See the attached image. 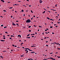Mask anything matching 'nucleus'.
<instances>
[{"instance_id": "1", "label": "nucleus", "mask_w": 60, "mask_h": 60, "mask_svg": "<svg viewBox=\"0 0 60 60\" xmlns=\"http://www.w3.org/2000/svg\"><path fill=\"white\" fill-rule=\"evenodd\" d=\"M30 22H31V21L30 19H28L26 21V23H30Z\"/></svg>"}, {"instance_id": "2", "label": "nucleus", "mask_w": 60, "mask_h": 60, "mask_svg": "<svg viewBox=\"0 0 60 60\" xmlns=\"http://www.w3.org/2000/svg\"><path fill=\"white\" fill-rule=\"evenodd\" d=\"M12 26H16V24L14 23V22H12Z\"/></svg>"}, {"instance_id": "3", "label": "nucleus", "mask_w": 60, "mask_h": 60, "mask_svg": "<svg viewBox=\"0 0 60 60\" xmlns=\"http://www.w3.org/2000/svg\"><path fill=\"white\" fill-rule=\"evenodd\" d=\"M49 58H50V59H52V60H56V59H54L53 58H52V57H50Z\"/></svg>"}, {"instance_id": "4", "label": "nucleus", "mask_w": 60, "mask_h": 60, "mask_svg": "<svg viewBox=\"0 0 60 60\" xmlns=\"http://www.w3.org/2000/svg\"><path fill=\"white\" fill-rule=\"evenodd\" d=\"M39 2L40 4H41L42 1L41 0H39Z\"/></svg>"}, {"instance_id": "5", "label": "nucleus", "mask_w": 60, "mask_h": 60, "mask_svg": "<svg viewBox=\"0 0 60 60\" xmlns=\"http://www.w3.org/2000/svg\"><path fill=\"white\" fill-rule=\"evenodd\" d=\"M18 37H20V38H21V36L20 35H18Z\"/></svg>"}, {"instance_id": "6", "label": "nucleus", "mask_w": 60, "mask_h": 60, "mask_svg": "<svg viewBox=\"0 0 60 60\" xmlns=\"http://www.w3.org/2000/svg\"><path fill=\"white\" fill-rule=\"evenodd\" d=\"M25 51H27V52H26V53H27L28 52V51L27 50H25Z\"/></svg>"}, {"instance_id": "7", "label": "nucleus", "mask_w": 60, "mask_h": 60, "mask_svg": "<svg viewBox=\"0 0 60 60\" xmlns=\"http://www.w3.org/2000/svg\"><path fill=\"white\" fill-rule=\"evenodd\" d=\"M1 1L3 2V3H4V1L3 0H1Z\"/></svg>"}, {"instance_id": "8", "label": "nucleus", "mask_w": 60, "mask_h": 60, "mask_svg": "<svg viewBox=\"0 0 60 60\" xmlns=\"http://www.w3.org/2000/svg\"><path fill=\"white\" fill-rule=\"evenodd\" d=\"M0 41H5L4 40H1Z\"/></svg>"}, {"instance_id": "9", "label": "nucleus", "mask_w": 60, "mask_h": 60, "mask_svg": "<svg viewBox=\"0 0 60 60\" xmlns=\"http://www.w3.org/2000/svg\"><path fill=\"white\" fill-rule=\"evenodd\" d=\"M24 56V55H21V56L22 57H23V56Z\"/></svg>"}, {"instance_id": "10", "label": "nucleus", "mask_w": 60, "mask_h": 60, "mask_svg": "<svg viewBox=\"0 0 60 60\" xmlns=\"http://www.w3.org/2000/svg\"><path fill=\"white\" fill-rule=\"evenodd\" d=\"M35 53V52H31L30 53Z\"/></svg>"}, {"instance_id": "11", "label": "nucleus", "mask_w": 60, "mask_h": 60, "mask_svg": "<svg viewBox=\"0 0 60 60\" xmlns=\"http://www.w3.org/2000/svg\"><path fill=\"white\" fill-rule=\"evenodd\" d=\"M0 57H1L2 58V59H3V56H0Z\"/></svg>"}, {"instance_id": "12", "label": "nucleus", "mask_w": 60, "mask_h": 60, "mask_svg": "<svg viewBox=\"0 0 60 60\" xmlns=\"http://www.w3.org/2000/svg\"><path fill=\"white\" fill-rule=\"evenodd\" d=\"M47 19H50V18H49V17H47Z\"/></svg>"}, {"instance_id": "13", "label": "nucleus", "mask_w": 60, "mask_h": 60, "mask_svg": "<svg viewBox=\"0 0 60 60\" xmlns=\"http://www.w3.org/2000/svg\"><path fill=\"white\" fill-rule=\"evenodd\" d=\"M45 12V11H44L43 12H42V13H44Z\"/></svg>"}, {"instance_id": "14", "label": "nucleus", "mask_w": 60, "mask_h": 60, "mask_svg": "<svg viewBox=\"0 0 60 60\" xmlns=\"http://www.w3.org/2000/svg\"><path fill=\"white\" fill-rule=\"evenodd\" d=\"M26 38H29V39H30V38H30V37H27Z\"/></svg>"}, {"instance_id": "15", "label": "nucleus", "mask_w": 60, "mask_h": 60, "mask_svg": "<svg viewBox=\"0 0 60 60\" xmlns=\"http://www.w3.org/2000/svg\"><path fill=\"white\" fill-rule=\"evenodd\" d=\"M54 43H55V44H56V45H58V44H57V43H56V42Z\"/></svg>"}, {"instance_id": "16", "label": "nucleus", "mask_w": 60, "mask_h": 60, "mask_svg": "<svg viewBox=\"0 0 60 60\" xmlns=\"http://www.w3.org/2000/svg\"><path fill=\"white\" fill-rule=\"evenodd\" d=\"M5 33H6V34H8V32H5Z\"/></svg>"}, {"instance_id": "17", "label": "nucleus", "mask_w": 60, "mask_h": 60, "mask_svg": "<svg viewBox=\"0 0 60 60\" xmlns=\"http://www.w3.org/2000/svg\"><path fill=\"white\" fill-rule=\"evenodd\" d=\"M39 27H41H41H42L41 26H39Z\"/></svg>"}, {"instance_id": "18", "label": "nucleus", "mask_w": 60, "mask_h": 60, "mask_svg": "<svg viewBox=\"0 0 60 60\" xmlns=\"http://www.w3.org/2000/svg\"><path fill=\"white\" fill-rule=\"evenodd\" d=\"M25 49L26 50H27V48H25V49Z\"/></svg>"}, {"instance_id": "19", "label": "nucleus", "mask_w": 60, "mask_h": 60, "mask_svg": "<svg viewBox=\"0 0 60 60\" xmlns=\"http://www.w3.org/2000/svg\"><path fill=\"white\" fill-rule=\"evenodd\" d=\"M34 34H31V35H34Z\"/></svg>"}, {"instance_id": "20", "label": "nucleus", "mask_w": 60, "mask_h": 60, "mask_svg": "<svg viewBox=\"0 0 60 60\" xmlns=\"http://www.w3.org/2000/svg\"><path fill=\"white\" fill-rule=\"evenodd\" d=\"M31 27V26H30L28 27H29V28H30Z\"/></svg>"}, {"instance_id": "21", "label": "nucleus", "mask_w": 60, "mask_h": 60, "mask_svg": "<svg viewBox=\"0 0 60 60\" xmlns=\"http://www.w3.org/2000/svg\"><path fill=\"white\" fill-rule=\"evenodd\" d=\"M34 47V46H31V48H33Z\"/></svg>"}, {"instance_id": "22", "label": "nucleus", "mask_w": 60, "mask_h": 60, "mask_svg": "<svg viewBox=\"0 0 60 60\" xmlns=\"http://www.w3.org/2000/svg\"><path fill=\"white\" fill-rule=\"evenodd\" d=\"M50 28H53V27L52 26H50Z\"/></svg>"}, {"instance_id": "23", "label": "nucleus", "mask_w": 60, "mask_h": 60, "mask_svg": "<svg viewBox=\"0 0 60 60\" xmlns=\"http://www.w3.org/2000/svg\"><path fill=\"white\" fill-rule=\"evenodd\" d=\"M11 37H14V36H12V35H11Z\"/></svg>"}, {"instance_id": "24", "label": "nucleus", "mask_w": 60, "mask_h": 60, "mask_svg": "<svg viewBox=\"0 0 60 60\" xmlns=\"http://www.w3.org/2000/svg\"><path fill=\"white\" fill-rule=\"evenodd\" d=\"M29 32H31V30H29Z\"/></svg>"}, {"instance_id": "25", "label": "nucleus", "mask_w": 60, "mask_h": 60, "mask_svg": "<svg viewBox=\"0 0 60 60\" xmlns=\"http://www.w3.org/2000/svg\"><path fill=\"white\" fill-rule=\"evenodd\" d=\"M30 35V34H29L28 35H27V36H29Z\"/></svg>"}, {"instance_id": "26", "label": "nucleus", "mask_w": 60, "mask_h": 60, "mask_svg": "<svg viewBox=\"0 0 60 60\" xmlns=\"http://www.w3.org/2000/svg\"><path fill=\"white\" fill-rule=\"evenodd\" d=\"M57 57H58V58H60V56H57Z\"/></svg>"}, {"instance_id": "27", "label": "nucleus", "mask_w": 60, "mask_h": 60, "mask_svg": "<svg viewBox=\"0 0 60 60\" xmlns=\"http://www.w3.org/2000/svg\"><path fill=\"white\" fill-rule=\"evenodd\" d=\"M31 59H28L27 60H30Z\"/></svg>"}, {"instance_id": "28", "label": "nucleus", "mask_w": 60, "mask_h": 60, "mask_svg": "<svg viewBox=\"0 0 60 60\" xmlns=\"http://www.w3.org/2000/svg\"><path fill=\"white\" fill-rule=\"evenodd\" d=\"M29 51H32L33 52L32 50H31L30 49V50H29Z\"/></svg>"}, {"instance_id": "29", "label": "nucleus", "mask_w": 60, "mask_h": 60, "mask_svg": "<svg viewBox=\"0 0 60 60\" xmlns=\"http://www.w3.org/2000/svg\"><path fill=\"white\" fill-rule=\"evenodd\" d=\"M12 7H10L9 8V9H12Z\"/></svg>"}, {"instance_id": "30", "label": "nucleus", "mask_w": 60, "mask_h": 60, "mask_svg": "<svg viewBox=\"0 0 60 60\" xmlns=\"http://www.w3.org/2000/svg\"><path fill=\"white\" fill-rule=\"evenodd\" d=\"M31 12L32 13H33V11H32V10H31Z\"/></svg>"}, {"instance_id": "31", "label": "nucleus", "mask_w": 60, "mask_h": 60, "mask_svg": "<svg viewBox=\"0 0 60 60\" xmlns=\"http://www.w3.org/2000/svg\"><path fill=\"white\" fill-rule=\"evenodd\" d=\"M22 12H24V10H22Z\"/></svg>"}, {"instance_id": "32", "label": "nucleus", "mask_w": 60, "mask_h": 60, "mask_svg": "<svg viewBox=\"0 0 60 60\" xmlns=\"http://www.w3.org/2000/svg\"><path fill=\"white\" fill-rule=\"evenodd\" d=\"M3 11H5V12H6V10H4Z\"/></svg>"}, {"instance_id": "33", "label": "nucleus", "mask_w": 60, "mask_h": 60, "mask_svg": "<svg viewBox=\"0 0 60 60\" xmlns=\"http://www.w3.org/2000/svg\"><path fill=\"white\" fill-rule=\"evenodd\" d=\"M50 59V58H47V59H45V60H47V59Z\"/></svg>"}, {"instance_id": "34", "label": "nucleus", "mask_w": 60, "mask_h": 60, "mask_svg": "<svg viewBox=\"0 0 60 60\" xmlns=\"http://www.w3.org/2000/svg\"><path fill=\"white\" fill-rule=\"evenodd\" d=\"M6 27H6V26L4 27V28H6Z\"/></svg>"}, {"instance_id": "35", "label": "nucleus", "mask_w": 60, "mask_h": 60, "mask_svg": "<svg viewBox=\"0 0 60 60\" xmlns=\"http://www.w3.org/2000/svg\"><path fill=\"white\" fill-rule=\"evenodd\" d=\"M57 4H56L55 5V7H57Z\"/></svg>"}, {"instance_id": "36", "label": "nucleus", "mask_w": 60, "mask_h": 60, "mask_svg": "<svg viewBox=\"0 0 60 60\" xmlns=\"http://www.w3.org/2000/svg\"><path fill=\"white\" fill-rule=\"evenodd\" d=\"M4 26V25H1V26Z\"/></svg>"}, {"instance_id": "37", "label": "nucleus", "mask_w": 60, "mask_h": 60, "mask_svg": "<svg viewBox=\"0 0 60 60\" xmlns=\"http://www.w3.org/2000/svg\"><path fill=\"white\" fill-rule=\"evenodd\" d=\"M54 48H56V46H54Z\"/></svg>"}, {"instance_id": "38", "label": "nucleus", "mask_w": 60, "mask_h": 60, "mask_svg": "<svg viewBox=\"0 0 60 60\" xmlns=\"http://www.w3.org/2000/svg\"><path fill=\"white\" fill-rule=\"evenodd\" d=\"M12 46H13V47H14V46H15L14 45H12Z\"/></svg>"}, {"instance_id": "39", "label": "nucleus", "mask_w": 60, "mask_h": 60, "mask_svg": "<svg viewBox=\"0 0 60 60\" xmlns=\"http://www.w3.org/2000/svg\"><path fill=\"white\" fill-rule=\"evenodd\" d=\"M57 49H59L60 50V48L59 49V48H58Z\"/></svg>"}, {"instance_id": "40", "label": "nucleus", "mask_w": 60, "mask_h": 60, "mask_svg": "<svg viewBox=\"0 0 60 60\" xmlns=\"http://www.w3.org/2000/svg\"><path fill=\"white\" fill-rule=\"evenodd\" d=\"M27 49H28V50H29V51L30 50V49H29V48H27Z\"/></svg>"}, {"instance_id": "41", "label": "nucleus", "mask_w": 60, "mask_h": 60, "mask_svg": "<svg viewBox=\"0 0 60 60\" xmlns=\"http://www.w3.org/2000/svg\"><path fill=\"white\" fill-rule=\"evenodd\" d=\"M2 17V18H3V16H0V17Z\"/></svg>"}, {"instance_id": "42", "label": "nucleus", "mask_w": 60, "mask_h": 60, "mask_svg": "<svg viewBox=\"0 0 60 60\" xmlns=\"http://www.w3.org/2000/svg\"><path fill=\"white\" fill-rule=\"evenodd\" d=\"M46 46H47V47H48V45H46Z\"/></svg>"}, {"instance_id": "43", "label": "nucleus", "mask_w": 60, "mask_h": 60, "mask_svg": "<svg viewBox=\"0 0 60 60\" xmlns=\"http://www.w3.org/2000/svg\"><path fill=\"white\" fill-rule=\"evenodd\" d=\"M3 39H5V37Z\"/></svg>"}, {"instance_id": "44", "label": "nucleus", "mask_w": 60, "mask_h": 60, "mask_svg": "<svg viewBox=\"0 0 60 60\" xmlns=\"http://www.w3.org/2000/svg\"><path fill=\"white\" fill-rule=\"evenodd\" d=\"M51 10H52V11H54L55 10H53V9H51Z\"/></svg>"}, {"instance_id": "45", "label": "nucleus", "mask_w": 60, "mask_h": 60, "mask_svg": "<svg viewBox=\"0 0 60 60\" xmlns=\"http://www.w3.org/2000/svg\"><path fill=\"white\" fill-rule=\"evenodd\" d=\"M16 22H19V21H16Z\"/></svg>"}, {"instance_id": "46", "label": "nucleus", "mask_w": 60, "mask_h": 60, "mask_svg": "<svg viewBox=\"0 0 60 60\" xmlns=\"http://www.w3.org/2000/svg\"><path fill=\"white\" fill-rule=\"evenodd\" d=\"M55 27H58V26H56Z\"/></svg>"}, {"instance_id": "47", "label": "nucleus", "mask_w": 60, "mask_h": 60, "mask_svg": "<svg viewBox=\"0 0 60 60\" xmlns=\"http://www.w3.org/2000/svg\"><path fill=\"white\" fill-rule=\"evenodd\" d=\"M11 18H12V16H11Z\"/></svg>"}, {"instance_id": "48", "label": "nucleus", "mask_w": 60, "mask_h": 60, "mask_svg": "<svg viewBox=\"0 0 60 60\" xmlns=\"http://www.w3.org/2000/svg\"><path fill=\"white\" fill-rule=\"evenodd\" d=\"M26 28V27H23V28H24V29H25Z\"/></svg>"}, {"instance_id": "49", "label": "nucleus", "mask_w": 60, "mask_h": 60, "mask_svg": "<svg viewBox=\"0 0 60 60\" xmlns=\"http://www.w3.org/2000/svg\"><path fill=\"white\" fill-rule=\"evenodd\" d=\"M7 36H10V35H7Z\"/></svg>"}, {"instance_id": "50", "label": "nucleus", "mask_w": 60, "mask_h": 60, "mask_svg": "<svg viewBox=\"0 0 60 60\" xmlns=\"http://www.w3.org/2000/svg\"><path fill=\"white\" fill-rule=\"evenodd\" d=\"M54 44V43H52L51 44Z\"/></svg>"}, {"instance_id": "51", "label": "nucleus", "mask_w": 60, "mask_h": 60, "mask_svg": "<svg viewBox=\"0 0 60 60\" xmlns=\"http://www.w3.org/2000/svg\"><path fill=\"white\" fill-rule=\"evenodd\" d=\"M44 10H45L46 11V9H45V8H44Z\"/></svg>"}, {"instance_id": "52", "label": "nucleus", "mask_w": 60, "mask_h": 60, "mask_svg": "<svg viewBox=\"0 0 60 60\" xmlns=\"http://www.w3.org/2000/svg\"><path fill=\"white\" fill-rule=\"evenodd\" d=\"M16 25H19V24H18V23H17L16 24Z\"/></svg>"}, {"instance_id": "53", "label": "nucleus", "mask_w": 60, "mask_h": 60, "mask_svg": "<svg viewBox=\"0 0 60 60\" xmlns=\"http://www.w3.org/2000/svg\"><path fill=\"white\" fill-rule=\"evenodd\" d=\"M3 52H6V51H3Z\"/></svg>"}, {"instance_id": "54", "label": "nucleus", "mask_w": 60, "mask_h": 60, "mask_svg": "<svg viewBox=\"0 0 60 60\" xmlns=\"http://www.w3.org/2000/svg\"><path fill=\"white\" fill-rule=\"evenodd\" d=\"M26 1H28V2H29V0H26Z\"/></svg>"}, {"instance_id": "55", "label": "nucleus", "mask_w": 60, "mask_h": 60, "mask_svg": "<svg viewBox=\"0 0 60 60\" xmlns=\"http://www.w3.org/2000/svg\"><path fill=\"white\" fill-rule=\"evenodd\" d=\"M31 6L30 5L29 6V7H31Z\"/></svg>"}, {"instance_id": "56", "label": "nucleus", "mask_w": 60, "mask_h": 60, "mask_svg": "<svg viewBox=\"0 0 60 60\" xmlns=\"http://www.w3.org/2000/svg\"><path fill=\"white\" fill-rule=\"evenodd\" d=\"M15 5H17V4H14Z\"/></svg>"}, {"instance_id": "57", "label": "nucleus", "mask_w": 60, "mask_h": 60, "mask_svg": "<svg viewBox=\"0 0 60 60\" xmlns=\"http://www.w3.org/2000/svg\"><path fill=\"white\" fill-rule=\"evenodd\" d=\"M46 37H45L44 38V39H46Z\"/></svg>"}, {"instance_id": "58", "label": "nucleus", "mask_w": 60, "mask_h": 60, "mask_svg": "<svg viewBox=\"0 0 60 60\" xmlns=\"http://www.w3.org/2000/svg\"><path fill=\"white\" fill-rule=\"evenodd\" d=\"M23 43H21V44H23Z\"/></svg>"}, {"instance_id": "59", "label": "nucleus", "mask_w": 60, "mask_h": 60, "mask_svg": "<svg viewBox=\"0 0 60 60\" xmlns=\"http://www.w3.org/2000/svg\"><path fill=\"white\" fill-rule=\"evenodd\" d=\"M31 19V20H32V19H33V18H32Z\"/></svg>"}, {"instance_id": "60", "label": "nucleus", "mask_w": 60, "mask_h": 60, "mask_svg": "<svg viewBox=\"0 0 60 60\" xmlns=\"http://www.w3.org/2000/svg\"><path fill=\"white\" fill-rule=\"evenodd\" d=\"M47 31V30H45V31Z\"/></svg>"}, {"instance_id": "61", "label": "nucleus", "mask_w": 60, "mask_h": 60, "mask_svg": "<svg viewBox=\"0 0 60 60\" xmlns=\"http://www.w3.org/2000/svg\"><path fill=\"white\" fill-rule=\"evenodd\" d=\"M15 47H17V46L15 45Z\"/></svg>"}, {"instance_id": "62", "label": "nucleus", "mask_w": 60, "mask_h": 60, "mask_svg": "<svg viewBox=\"0 0 60 60\" xmlns=\"http://www.w3.org/2000/svg\"><path fill=\"white\" fill-rule=\"evenodd\" d=\"M33 17H34H34H35V15H34Z\"/></svg>"}, {"instance_id": "63", "label": "nucleus", "mask_w": 60, "mask_h": 60, "mask_svg": "<svg viewBox=\"0 0 60 60\" xmlns=\"http://www.w3.org/2000/svg\"><path fill=\"white\" fill-rule=\"evenodd\" d=\"M47 29V30H49V29H48V28H47V29Z\"/></svg>"}, {"instance_id": "64", "label": "nucleus", "mask_w": 60, "mask_h": 60, "mask_svg": "<svg viewBox=\"0 0 60 60\" xmlns=\"http://www.w3.org/2000/svg\"><path fill=\"white\" fill-rule=\"evenodd\" d=\"M31 59L30 60H33V59Z\"/></svg>"}]
</instances>
